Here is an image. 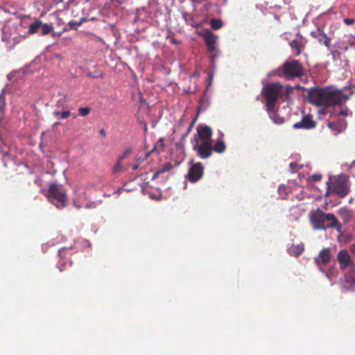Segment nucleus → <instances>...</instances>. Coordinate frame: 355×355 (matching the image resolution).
Masks as SVG:
<instances>
[{
	"mask_svg": "<svg viewBox=\"0 0 355 355\" xmlns=\"http://www.w3.org/2000/svg\"><path fill=\"white\" fill-rule=\"evenodd\" d=\"M307 98L310 103L318 106L334 107L345 103L349 95L331 87H311L308 89Z\"/></svg>",
	"mask_w": 355,
	"mask_h": 355,
	"instance_id": "nucleus-1",
	"label": "nucleus"
},
{
	"mask_svg": "<svg viewBox=\"0 0 355 355\" xmlns=\"http://www.w3.org/2000/svg\"><path fill=\"white\" fill-rule=\"evenodd\" d=\"M309 218L311 224L315 230H326L329 228H334L339 234L338 239L343 234L342 224L334 214L324 213L318 209L315 211L310 213Z\"/></svg>",
	"mask_w": 355,
	"mask_h": 355,
	"instance_id": "nucleus-2",
	"label": "nucleus"
},
{
	"mask_svg": "<svg viewBox=\"0 0 355 355\" xmlns=\"http://www.w3.org/2000/svg\"><path fill=\"white\" fill-rule=\"evenodd\" d=\"M336 259L342 270L349 269V273H345L344 281L341 284L343 292L355 290V267L354 261L347 250H341L338 252Z\"/></svg>",
	"mask_w": 355,
	"mask_h": 355,
	"instance_id": "nucleus-3",
	"label": "nucleus"
},
{
	"mask_svg": "<svg viewBox=\"0 0 355 355\" xmlns=\"http://www.w3.org/2000/svg\"><path fill=\"white\" fill-rule=\"evenodd\" d=\"M291 91V87H287L284 89L279 83H272L265 85L262 93L266 99V107H275L278 100L283 98L285 95L288 96Z\"/></svg>",
	"mask_w": 355,
	"mask_h": 355,
	"instance_id": "nucleus-4",
	"label": "nucleus"
},
{
	"mask_svg": "<svg viewBox=\"0 0 355 355\" xmlns=\"http://www.w3.org/2000/svg\"><path fill=\"white\" fill-rule=\"evenodd\" d=\"M200 35L203 38L207 49L210 53L211 67L215 68L216 60L220 55V51L216 46L218 36L212 33L209 29L201 31Z\"/></svg>",
	"mask_w": 355,
	"mask_h": 355,
	"instance_id": "nucleus-5",
	"label": "nucleus"
},
{
	"mask_svg": "<svg viewBox=\"0 0 355 355\" xmlns=\"http://www.w3.org/2000/svg\"><path fill=\"white\" fill-rule=\"evenodd\" d=\"M46 197L49 201L54 204L58 209H61L66 206L67 197L61 184L57 183L51 184L47 191Z\"/></svg>",
	"mask_w": 355,
	"mask_h": 355,
	"instance_id": "nucleus-6",
	"label": "nucleus"
},
{
	"mask_svg": "<svg viewBox=\"0 0 355 355\" xmlns=\"http://www.w3.org/2000/svg\"><path fill=\"white\" fill-rule=\"evenodd\" d=\"M332 192L340 198L345 197L349 192V187L345 175L340 174L331 184Z\"/></svg>",
	"mask_w": 355,
	"mask_h": 355,
	"instance_id": "nucleus-7",
	"label": "nucleus"
},
{
	"mask_svg": "<svg viewBox=\"0 0 355 355\" xmlns=\"http://www.w3.org/2000/svg\"><path fill=\"white\" fill-rule=\"evenodd\" d=\"M282 73L284 76L291 78L302 75V65L298 60L286 62L282 66Z\"/></svg>",
	"mask_w": 355,
	"mask_h": 355,
	"instance_id": "nucleus-8",
	"label": "nucleus"
},
{
	"mask_svg": "<svg viewBox=\"0 0 355 355\" xmlns=\"http://www.w3.org/2000/svg\"><path fill=\"white\" fill-rule=\"evenodd\" d=\"M53 30L51 24H44L40 20L32 23L28 28L30 34L38 33L40 35H46Z\"/></svg>",
	"mask_w": 355,
	"mask_h": 355,
	"instance_id": "nucleus-9",
	"label": "nucleus"
},
{
	"mask_svg": "<svg viewBox=\"0 0 355 355\" xmlns=\"http://www.w3.org/2000/svg\"><path fill=\"white\" fill-rule=\"evenodd\" d=\"M334 46L343 51H347L350 47H355V35H345L342 40L336 42Z\"/></svg>",
	"mask_w": 355,
	"mask_h": 355,
	"instance_id": "nucleus-10",
	"label": "nucleus"
},
{
	"mask_svg": "<svg viewBox=\"0 0 355 355\" xmlns=\"http://www.w3.org/2000/svg\"><path fill=\"white\" fill-rule=\"evenodd\" d=\"M203 169L201 163H196L191 166L186 177L190 182H196L202 176Z\"/></svg>",
	"mask_w": 355,
	"mask_h": 355,
	"instance_id": "nucleus-11",
	"label": "nucleus"
},
{
	"mask_svg": "<svg viewBox=\"0 0 355 355\" xmlns=\"http://www.w3.org/2000/svg\"><path fill=\"white\" fill-rule=\"evenodd\" d=\"M193 150L198 153V155L202 159L209 157L212 153L211 143L207 141L202 142L200 145L196 143L193 146Z\"/></svg>",
	"mask_w": 355,
	"mask_h": 355,
	"instance_id": "nucleus-12",
	"label": "nucleus"
},
{
	"mask_svg": "<svg viewBox=\"0 0 355 355\" xmlns=\"http://www.w3.org/2000/svg\"><path fill=\"white\" fill-rule=\"evenodd\" d=\"M331 255L329 248L322 249L319 254L315 258L314 261L315 264L322 270V266H326L330 261Z\"/></svg>",
	"mask_w": 355,
	"mask_h": 355,
	"instance_id": "nucleus-13",
	"label": "nucleus"
},
{
	"mask_svg": "<svg viewBox=\"0 0 355 355\" xmlns=\"http://www.w3.org/2000/svg\"><path fill=\"white\" fill-rule=\"evenodd\" d=\"M315 126V122L309 116H304L300 121L293 124V128L295 129H311Z\"/></svg>",
	"mask_w": 355,
	"mask_h": 355,
	"instance_id": "nucleus-14",
	"label": "nucleus"
},
{
	"mask_svg": "<svg viewBox=\"0 0 355 355\" xmlns=\"http://www.w3.org/2000/svg\"><path fill=\"white\" fill-rule=\"evenodd\" d=\"M198 135L199 137L203 140L202 142H211V137L212 135L211 129L209 126H198Z\"/></svg>",
	"mask_w": 355,
	"mask_h": 355,
	"instance_id": "nucleus-15",
	"label": "nucleus"
},
{
	"mask_svg": "<svg viewBox=\"0 0 355 355\" xmlns=\"http://www.w3.org/2000/svg\"><path fill=\"white\" fill-rule=\"evenodd\" d=\"M266 111L274 123L279 125L284 123V118L280 116L279 111H276L275 107H266Z\"/></svg>",
	"mask_w": 355,
	"mask_h": 355,
	"instance_id": "nucleus-16",
	"label": "nucleus"
},
{
	"mask_svg": "<svg viewBox=\"0 0 355 355\" xmlns=\"http://www.w3.org/2000/svg\"><path fill=\"white\" fill-rule=\"evenodd\" d=\"M311 35L313 37L318 40L319 42L323 43L327 47L329 46L330 38L320 29H317L315 31H312Z\"/></svg>",
	"mask_w": 355,
	"mask_h": 355,
	"instance_id": "nucleus-17",
	"label": "nucleus"
},
{
	"mask_svg": "<svg viewBox=\"0 0 355 355\" xmlns=\"http://www.w3.org/2000/svg\"><path fill=\"white\" fill-rule=\"evenodd\" d=\"M304 250V245L301 243L297 245H292L287 249V251L290 255L297 257L302 253Z\"/></svg>",
	"mask_w": 355,
	"mask_h": 355,
	"instance_id": "nucleus-18",
	"label": "nucleus"
},
{
	"mask_svg": "<svg viewBox=\"0 0 355 355\" xmlns=\"http://www.w3.org/2000/svg\"><path fill=\"white\" fill-rule=\"evenodd\" d=\"M305 210L298 206L293 207L290 209V218L292 220H297L302 214H304Z\"/></svg>",
	"mask_w": 355,
	"mask_h": 355,
	"instance_id": "nucleus-19",
	"label": "nucleus"
},
{
	"mask_svg": "<svg viewBox=\"0 0 355 355\" xmlns=\"http://www.w3.org/2000/svg\"><path fill=\"white\" fill-rule=\"evenodd\" d=\"M338 214L345 222H349L352 218V211L345 207L339 209Z\"/></svg>",
	"mask_w": 355,
	"mask_h": 355,
	"instance_id": "nucleus-20",
	"label": "nucleus"
},
{
	"mask_svg": "<svg viewBox=\"0 0 355 355\" xmlns=\"http://www.w3.org/2000/svg\"><path fill=\"white\" fill-rule=\"evenodd\" d=\"M290 46L295 55H298L301 53V48L302 45L300 41L294 40L290 43Z\"/></svg>",
	"mask_w": 355,
	"mask_h": 355,
	"instance_id": "nucleus-21",
	"label": "nucleus"
},
{
	"mask_svg": "<svg viewBox=\"0 0 355 355\" xmlns=\"http://www.w3.org/2000/svg\"><path fill=\"white\" fill-rule=\"evenodd\" d=\"M53 114L54 117L57 119H65L70 116L71 112L69 110H65L63 112L54 111L53 112Z\"/></svg>",
	"mask_w": 355,
	"mask_h": 355,
	"instance_id": "nucleus-22",
	"label": "nucleus"
},
{
	"mask_svg": "<svg viewBox=\"0 0 355 355\" xmlns=\"http://www.w3.org/2000/svg\"><path fill=\"white\" fill-rule=\"evenodd\" d=\"M209 105V98L206 93H205L199 101V109L204 110Z\"/></svg>",
	"mask_w": 355,
	"mask_h": 355,
	"instance_id": "nucleus-23",
	"label": "nucleus"
},
{
	"mask_svg": "<svg viewBox=\"0 0 355 355\" xmlns=\"http://www.w3.org/2000/svg\"><path fill=\"white\" fill-rule=\"evenodd\" d=\"M213 149L216 153H222L225 150V144L223 141L219 140L215 144Z\"/></svg>",
	"mask_w": 355,
	"mask_h": 355,
	"instance_id": "nucleus-24",
	"label": "nucleus"
},
{
	"mask_svg": "<svg viewBox=\"0 0 355 355\" xmlns=\"http://www.w3.org/2000/svg\"><path fill=\"white\" fill-rule=\"evenodd\" d=\"M211 27L212 29L218 30L223 26V22L219 19H212L210 21Z\"/></svg>",
	"mask_w": 355,
	"mask_h": 355,
	"instance_id": "nucleus-25",
	"label": "nucleus"
},
{
	"mask_svg": "<svg viewBox=\"0 0 355 355\" xmlns=\"http://www.w3.org/2000/svg\"><path fill=\"white\" fill-rule=\"evenodd\" d=\"M84 21V19L82 18L79 21H70L67 26L69 27V29H74L76 30L79 26H80Z\"/></svg>",
	"mask_w": 355,
	"mask_h": 355,
	"instance_id": "nucleus-26",
	"label": "nucleus"
},
{
	"mask_svg": "<svg viewBox=\"0 0 355 355\" xmlns=\"http://www.w3.org/2000/svg\"><path fill=\"white\" fill-rule=\"evenodd\" d=\"M328 127L333 131H335V135H338L341 131H342V129L340 127L339 125H338L337 123H334V122H329L328 123Z\"/></svg>",
	"mask_w": 355,
	"mask_h": 355,
	"instance_id": "nucleus-27",
	"label": "nucleus"
},
{
	"mask_svg": "<svg viewBox=\"0 0 355 355\" xmlns=\"http://www.w3.org/2000/svg\"><path fill=\"white\" fill-rule=\"evenodd\" d=\"M286 190H287V187L284 184L280 185L278 188L279 195L282 199H284L286 198V196H287Z\"/></svg>",
	"mask_w": 355,
	"mask_h": 355,
	"instance_id": "nucleus-28",
	"label": "nucleus"
},
{
	"mask_svg": "<svg viewBox=\"0 0 355 355\" xmlns=\"http://www.w3.org/2000/svg\"><path fill=\"white\" fill-rule=\"evenodd\" d=\"M122 168V166H121V162L120 160H118L116 161V162L115 163V164L113 166L112 168V173L113 175H116L118 172H119Z\"/></svg>",
	"mask_w": 355,
	"mask_h": 355,
	"instance_id": "nucleus-29",
	"label": "nucleus"
},
{
	"mask_svg": "<svg viewBox=\"0 0 355 355\" xmlns=\"http://www.w3.org/2000/svg\"><path fill=\"white\" fill-rule=\"evenodd\" d=\"M90 112V108L88 107H83L78 109V114L82 116H87Z\"/></svg>",
	"mask_w": 355,
	"mask_h": 355,
	"instance_id": "nucleus-30",
	"label": "nucleus"
},
{
	"mask_svg": "<svg viewBox=\"0 0 355 355\" xmlns=\"http://www.w3.org/2000/svg\"><path fill=\"white\" fill-rule=\"evenodd\" d=\"M65 103H66V98H65V96H62L57 101L56 105L58 107L64 108V107H66Z\"/></svg>",
	"mask_w": 355,
	"mask_h": 355,
	"instance_id": "nucleus-31",
	"label": "nucleus"
},
{
	"mask_svg": "<svg viewBox=\"0 0 355 355\" xmlns=\"http://www.w3.org/2000/svg\"><path fill=\"white\" fill-rule=\"evenodd\" d=\"M289 166H290V170L292 173L296 172L299 168L302 167V166H299V164H297V163H295V162L290 163Z\"/></svg>",
	"mask_w": 355,
	"mask_h": 355,
	"instance_id": "nucleus-32",
	"label": "nucleus"
},
{
	"mask_svg": "<svg viewBox=\"0 0 355 355\" xmlns=\"http://www.w3.org/2000/svg\"><path fill=\"white\" fill-rule=\"evenodd\" d=\"M344 23L347 26H352L355 23L354 18H345L343 19Z\"/></svg>",
	"mask_w": 355,
	"mask_h": 355,
	"instance_id": "nucleus-33",
	"label": "nucleus"
},
{
	"mask_svg": "<svg viewBox=\"0 0 355 355\" xmlns=\"http://www.w3.org/2000/svg\"><path fill=\"white\" fill-rule=\"evenodd\" d=\"M131 153V149L130 148H128L127 150H125V151L123 153V154L120 156L119 158H118V160H120L121 162L122 161Z\"/></svg>",
	"mask_w": 355,
	"mask_h": 355,
	"instance_id": "nucleus-34",
	"label": "nucleus"
},
{
	"mask_svg": "<svg viewBox=\"0 0 355 355\" xmlns=\"http://www.w3.org/2000/svg\"><path fill=\"white\" fill-rule=\"evenodd\" d=\"M96 207V204L95 202H89L86 203L85 208L87 209H94Z\"/></svg>",
	"mask_w": 355,
	"mask_h": 355,
	"instance_id": "nucleus-35",
	"label": "nucleus"
},
{
	"mask_svg": "<svg viewBox=\"0 0 355 355\" xmlns=\"http://www.w3.org/2000/svg\"><path fill=\"white\" fill-rule=\"evenodd\" d=\"M193 123H194V121H193L190 124V125L188 127L187 130H186V132L182 135V138L183 139L185 138L190 133V132L191 131Z\"/></svg>",
	"mask_w": 355,
	"mask_h": 355,
	"instance_id": "nucleus-36",
	"label": "nucleus"
},
{
	"mask_svg": "<svg viewBox=\"0 0 355 355\" xmlns=\"http://www.w3.org/2000/svg\"><path fill=\"white\" fill-rule=\"evenodd\" d=\"M164 172H165V169H159V170H158L157 171H156V172L153 174V177H152V180H155V179L158 177V175H159L160 173H164Z\"/></svg>",
	"mask_w": 355,
	"mask_h": 355,
	"instance_id": "nucleus-37",
	"label": "nucleus"
},
{
	"mask_svg": "<svg viewBox=\"0 0 355 355\" xmlns=\"http://www.w3.org/2000/svg\"><path fill=\"white\" fill-rule=\"evenodd\" d=\"M213 80V73L209 72L207 76V85L210 86Z\"/></svg>",
	"mask_w": 355,
	"mask_h": 355,
	"instance_id": "nucleus-38",
	"label": "nucleus"
},
{
	"mask_svg": "<svg viewBox=\"0 0 355 355\" xmlns=\"http://www.w3.org/2000/svg\"><path fill=\"white\" fill-rule=\"evenodd\" d=\"M1 156H2L3 157H10V155L9 154V153L8 151L1 150V148H0V157Z\"/></svg>",
	"mask_w": 355,
	"mask_h": 355,
	"instance_id": "nucleus-39",
	"label": "nucleus"
},
{
	"mask_svg": "<svg viewBox=\"0 0 355 355\" xmlns=\"http://www.w3.org/2000/svg\"><path fill=\"white\" fill-rule=\"evenodd\" d=\"M348 112L349 110L347 108L341 109V110L339 112V114L343 116H347L348 115Z\"/></svg>",
	"mask_w": 355,
	"mask_h": 355,
	"instance_id": "nucleus-40",
	"label": "nucleus"
},
{
	"mask_svg": "<svg viewBox=\"0 0 355 355\" xmlns=\"http://www.w3.org/2000/svg\"><path fill=\"white\" fill-rule=\"evenodd\" d=\"M140 159V158H138V159L137 160V163L135 164L132 166V170L135 171L137 169H138L139 168V165H140V163H139V160Z\"/></svg>",
	"mask_w": 355,
	"mask_h": 355,
	"instance_id": "nucleus-41",
	"label": "nucleus"
},
{
	"mask_svg": "<svg viewBox=\"0 0 355 355\" xmlns=\"http://www.w3.org/2000/svg\"><path fill=\"white\" fill-rule=\"evenodd\" d=\"M67 250L66 248H62V249H60L59 251H58V255L60 257H64V252L65 251Z\"/></svg>",
	"mask_w": 355,
	"mask_h": 355,
	"instance_id": "nucleus-42",
	"label": "nucleus"
},
{
	"mask_svg": "<svg viewBox=\"0 0 355 355\" xmlns=\"http://www.w3.org/2000/svg\"><path fill=\"white\" fill-rule=\"evenodd\" d=\"M349 250H350L351 253L355 254V243L350 246Z\"/></svg>",
	"mask_w": 355,
	"mask_h": 355,
	"instance_id": "nucleus-43",
	"label": "nucleus"
},
{
	"mask_svg": "<svg viewBox=\"0 0 355 355\" xmlns=\"http://www.w3.org/2000/svg\"><path fill=\"white\" fill-rule=\"evenodd\" d=\"M73 205L77 208V209H80L81 208V205H79L77 202V200L75 199L73 200Z\"/></svg>",
	"mask_w": 355,
	"mask_h": 355,
	"instance_id": "nucleus-44",
	"label": "nucleus"
},
{
	"mask_svg": "<svg viewBox=\"0 0 355 355\" xmlns=\"http://www.w3.org/2000/svg\"><path fill=\"white\" fill-rule=\"evenodd\" d=\"M313 177L315 181H318L322 178L321 175H313Z\"/></svg>",
	"mask_w": 355,
	"mask_h": 355,
	"instance_id": "nucleus-45",
	"label": "nucleus"
},
{
	"mask_svg": "<svg viewBox=\"0 0 355 355\" xmlns=\"http://www.w3.org/2000/svg\"><path fill=\"white\" fill-rule=\"evenodd\" d=\"M99 133H100V135H102L103 137H106V132H105V130L104 129H101V130H99Z\"/></svg>",
	"mask_w": 355,
	"mask_h": 355,
	"instance_id": "nucleus-46",
	"label": "nucleus"
},
{
	"mask_svg": "<svg viewBox=\"0 0 355 355\" xmlns=\"http://www.w3.org/2000/svg\"><path fill=\"white\" fill-rule=\"evenodd\" d=\"M171 168V166L170 164L168 165H166L164 167L162 168L161 169H165V171H169Z\"/></svg>",
	"mask_w": 355,
	"mask_h": 355,
	"instance_id": "nucleus-47",
	"label": "nucleus"
},
{
	"mask_svg": "<svg viewBox=\"0 0 355 355\" xmlns=\"http://www.w3.org/2000/svg\"><path fill=\"white\" fill-rule=\"evenodd\" d=\"M150 198L153 200H159V198L158 196H157L156 195H154V194H150Z\"/></svg>",
	"mask_w": 355,
	"mask_h": 355,
	"instance_id": "nucleus-48",
	"label": "nucleus"
},
{
	"mask_svg": "<svg viewBox=\"0 0 355 355\" xmlns=\"http://www.w3.org/2000/svg\"><path fill=\"white\" fill-rule=\"evenodd\" d=\"M122 191H123V187H121V188H119V189H117V191H116V193L118 195H119Z\"/></svg>",
	"mask_w": 355,
	"mask_h": 355,
	"instance_id": "nucleus-49",
	"label": "nucleus"
},
{
	"mask_svg": "<svg viewBox=\"0 0 355 355\" xmlns=\"http://www.w3.org/2000/svg\"><path fill=\"white\" fill-rule=\"evenodd\" d=\"M58 125H60V122H55V123H54L53 127L55 128Z\"/></svg>",
	"mask_w": 355,
	"mask_h": 355,
	"instance_id": "nucleus-50",
	"label": "nucleus"
},
{
	"mask_svg": "<svg viewBox=\"0 0 355 355\" xmlns=\"http://www.w3.org/2000/svg\"><path fill=\"white\" fill-rule=\"evenodd\" d=\"M355 166V159L352 162V164H351V168H354Z\"/></svg>",
	"mask_w": 355,
	"mask_h": 355,
	"instance_id": "nucleus-51",
	"label": "nucleus"
},
{
	"mask_svg": "<svg viewBox=\"0 0 355 355\" xmlns=\"http://www.w3.org/2000/svg\"><path fill=\"white\" fill-rule=\"evenodd\" d=\"M272 73L276 75V74H279V70H276V71H273Z\"/></svg>",
	"mask_w": 355,
	"mask_h": 355,
	"instance_id": "nucleus-52",
	"label": "nucleus"
},
{
	"mask_svg": "<svg viewBox=\"0 0 355 355\" xmlns=\"http://www.w3.org/2000/svg\"><path fill=\"white\" fill-rule=\"evenodd\" d=\"M87 76H89V77H92V78H94V76H92V73H91V72L88 73H87Z\"/></svg>",
	"mask_w": 355,
	"mask_h": 355,
	"instance_id": "nucleus-53",
	"label": "nucleus"
},
{
	"mask_svg": "<svg viewBox=\"0 0 355 355\" xmlns=\"http://www.w3.org/2000/svg\"><path fill=\"white\" fill-rule=\"evenodd\" d=\"M163 141H164V140H163V139H162V138H159V142H163Z\"/></svg>",
	"mask_w": 355,
	"mask_h": 355,
	"instance_id": "nucleus-54",
	"label": "nucleus"
},
{
	"mask_svg": "<svg viewBox=\"0 0 355 355\" xmlns=\"http://www.w3.org/2000/svg\"><path fill=\"white\" fill-rule=\"evenodd\" d=\"M59 269H60V271H62V268L59 266Z\"/></svg>",
	"mask_w": 355,
	"mask_h": 355,
	"instance_id": "nucleus-55",
	"label": "nucleus"
},
{
	"mask_svg": "<svg viewBox=\"0 0 355 355\" xmlns=\"http://www.w3.org/2000/svg\"><path fill=\"white\" fill-rule=\"evenodd\" d=\"M83 195L84 196V197H85V199H87V197L85 196V193H83Z\"/></svg>",
	"mask_w": 355,
	"mask_h": 355,
	"instance_id": "nucleus-56",
	"label": "nucleus"
},
{
	"mask_svg": "<svg viewBox=\"0 0 355 355\" xmlns=\"http://www.w3.org/2000/svg\"><path fill=\"white\" fill-rule=\"evenodd\" d=\"M352 202V198H351V199L349 200V202Z\"/></svg>",
	"mask_w": 355,
	"mask_h": 355,
	"instance_id": "nucleus-57",
	"label": "nucleus"
}]
</instances>
